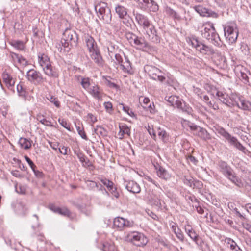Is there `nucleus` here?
Instances as JSON below:
<instances>
[{
  "instance_id": "nucleus-1",
  "label": "nucleus",
  "mask_w": 251,
  "mask_h": 251,
  "mask_svg": "<svg viewBox=\"0 0 251 251\" xmlns=\"http://www.w3.org/2000/svg\"><path fill=\"white\" fill-rule=\"evenodd\" d=\"M82 87L94 99L102 100L106 95L98 84L93 83L92 80L88 77H82L80 81Z\"/></svg>"
},
{
  "instance_id": "nucleus-2",
  "label": "nucleus",
  "mask_w": 251,
  "mask_h": 251,
  "mask_svg": "<svg viewBox=\"0 0 251 251\" xmlns=\"http://www.w3.org/2000/svg\"><path fill=\"white\" fill-rule=\"evenodd\" d=\"M124 239L137 247H143L148 242L147 237L137 231H126L124 233Z\"/></svg>"
},
{
  "instance_id": "nucleus-3",
  "label": "nucleus",
  "mask_w": 251,
  "mask_h": 251,
  "mask_svg": "<svg viewBox=\"0 0 251 251\" xmlns=\"http://www.w3.org/2000/svg\"><path fill=\"white\" fill-rule=\"evenodd\" d=\"M95 10L100 19H102L105 23H110L112 14L107 3L96 1L95 3Z\"/></svg>"
},
{
  "instance_id": "nucleus-4",
  "label": "nucleus",
  "mask_w": 251,
  "mask_h": 251,
  "mask_svg": "<svg viewBox=\"0 0 251 251\" xmlns=\"http://www.w3.org/2000/svg\"><path fill=\"white\" fill-rule=\"evenodd\" d=\"M201 32L203 37L209 40L215 46L219 45L220 37L219 34L216 33L215 29L212 24L210 23L203 24Z\"/></svg>"
},
{
  "instance_id": "nucleus-5",
  "label": "nucleus",
  "mask_w": 251,
  "mask_h": 251,
  "mask_svg": "<svg viewBox=\"0 0 251 251\" xmlns=\"http://www.w3.org/2000/svg\"><path fill=\"white\" fill-rule=\"evenodd\" d=\"M144 70L151 79L162 83L165 81L164 73L157 67L147 65L144 67Z\"/></svg>"
},
{
  "instance_id": "nucleus-6",
  "label": "nucleus",
  "mask_w": 251,
  "mask_h": 251,
  "mask_svg": "<svg viewBox=\"0 0 251 251\" xmlns=\"http://www.w3.org/2000/svg\"><path fill=\"white\" fill-rule=\"evenodd\" d=\"M77 40V37L75 32L70 29H66L63 34L61 43L65 48H69L70 46H73L76 45Z\"/></svg>"
},
{
  "instance_id": "nucleus-7",
  "label": "nucleus",
  "mask_w": 251,
  "mask_h": 251,
  "mask_svg": "<svg viewBox=\"0 0 251 251\" xmlns=\"http://www.w3.org/2000/svg\"><path fill=\"white\" fill-rule=\"evenodd\" d=\"M224 35L229 43H235L238 36V30L236 25L234 24H230L224 28Z\"/></svg>"
},
{
  "instance_id": "nucleus-8",
  "label": "nucleus",
  "mask_w": 251,
  "mask_h": 251,
  "mask_svg": "<svg viewBox=\"0 0 251 251\" xmlns=\"http://www.w3.org/2000/svg\"><path fill=\"white\" fill-rule=\"evenodd\" d=\"M221 172L233 183L238 185L239 180L232 168L224 162H221Z\"/></svg>"
},
{
  "instance_id": "nucleus-9",
  "label": "nucleus",
  "mask_w": 251,
  "mask_h": 251,
  "mask_svg": "<svg viewBox=\"0 0 251 251\" xmlns=\"http://www.w3.org/2000/svg\"><path fill=\"white\" fill-rule=\"evenodd\" d=\"M134 223L122 217H117L113 220V228L119 231H123L125 228L132 227Z\"/></svg>"
},
{
  "instance_id": "nucleus-10",
  "label": "nucleus",
  "mask_w": 251,
  "mask_h": 251,
  "mask_svg": "<svg viewBox=\"0 0 251 251\" xmlns=\"http://www.w3.org/2000/svg\"><path fill=\"white\" fill-rule=\"evenodd\" d=\"M26 78L30 83L34 85H39L44 82L42 74L33 69H30L26 73Z\"/></svg>"
},
{
  "instance_id": "nucleus-11",
  "label": "nucleus",
  "mask_w": 251,
  "mask_h": 251,
  "mask_svg": "<svg viewBox=\"0 0 251 251\" xmlns=\"http://www.w3.org/2000/svg\"><path fill=\"white\" fill-rule=\"evenodd\" d=\"M188 126L193 131L194 134L199 136L204 140L210 138V135L204 128L197 126L193 123L189 124Z\"/></svg>"
},
{
  "instance_id": "nucleus-12",
  "label": "nucleus",
  "mask_w": 251,
  "mask_h": 251,
  "mask_svg": "<svg viewBox=\"0 0 251 251\" xmlns=\"http://www.w3.org/2000/svg\"><path fill=\"white\" fill-rule=\"evenodd\" d=\"M235 72L244 84H248L251 87L249 77V75H251V74L244 67L242 66H237L235 69Z\"/></svg>"
},
{
  "instance_id": "nucleus-13",
  "label": "nucleus",
  "mask_w": 251,
  "mask_h": 251,
  "mask_svg": "<svg viewBox=\"0 0 251 251\" xmlns=\"http://www.w3.org/2000/svg\"><path fill=\"white\" fill-rule=\"evenodd\" d=\"M145 31L146 34L148 35L149 38L152 42L157 43L159 42V39L158 36L156 35V31L155 29L154 26L149 24L147 27L143 28Z\"/></svg>"
},
{
  "instance_id": "nucleus-14",
  "label": "nucleus",
  "mask_w": 251,
  "mask_h": 251,
  "mask_svg": "<svg viewBox=\"0 0 251 251\" xmlns=\"http://www.w3.org/2000/svg\"><path fill=\"white\" fill-rule=\"evenodd\" d=\"M190 42L192 47L201 53L207 54L211 51V49L209 47L199 42L196 39L193 38L191 39Z\"/></svg>"
},
{
  "instance_id": "nucleus-15",
  "label": "nucleus",
  "mask_w": 251,
  "mask_h": 251,
  "mask_svg": "<svg viewBox=\"0 0 251 251\" xmlns=\"http://www.w3.org/2000/svg\"><path fill=\"white\" fill-rule=\"evenodd\" d=\"M138 4L140 8L144 10L153 7L152 10L156 11L158 10V6L155 4L152 0H134Z\"/></svg>"
},
{
  "instance_id": "nucleus-16",
  "label": "nucleus",
  "mask_w": 251,
  "mask_h": 251,
  "mask_svg": "<svg viewBox=\"0 0 251 251\" xmlns=\"http://www.w3.org/2000/svg\"><path fill=\"white\" fill-rule=\"evenodd\" d=\"M100 181L107 187L108 190L110 192L114 197L117 199L119 197V194L117 190V188L112 181L106 178H101L100 179Z\"/></svg>"
},
{
  "instance_id": "nucleus-17",
  "label": "nucleus",
  "mask_w": 251,
  "mask_h": 251,
  "mask_svg": "<svg viewBox=\"0 0 251 251\" xmlns=\"http://www.w3.org/2000/svg\"><path fill=\"white\" fill-rule=\"evenodd\" d=\"M122 54L124 55L125 60L124 59L122 60V62H120L117 64L119 65L120 69H121L123 72L127 74H132L131 63L128 57L126 56L123 52H122Z\"/></svg>"
},
{
  "instance_id": "nucleus-18",
  "label": "nucleus",
  "mask_w": 251,
  "mask_h": 251,
  "mask_svg": "<svg viewBox=\"0 0 251 251\" xmlns=\"http://www.w3.org/2000/svg\"><path fill=\"white\" fill-rule=\"evenodd\" d=\"M134 44L138 46V48L142 49L144 51L150 52L154 50L152 47L150 46L145 40L142 37H137Z\"/></svg>"
},
{
  "instance_id": "nucleus-19",
  "label": "nucleus",
  "mask_w": 251,
  "mask_h": 251,
  "mask_svg": "<svg viewBox=\"0 0 251 251\" xmlns=\"http://www.w3.org/2000/svg\"><path fill=\"white\" fill-rule=\"evenodd\" d=\"M133 13L135 16L136 21L143 28L147 27L151 23L147 17L145 15L135 10L133 11Z\"/></svg>"
},
{
  "instance_id": "nucleus-20",
  "label": "nucleus",
  "mask_w": 251,
  "mask_h": 251,
  "mask_svg": "<svg viewBox=\"0 0 251 251\" xmlns=\"http://www.w3.org/2000/svg\"><path fill=\"white\" fill-rule=\"evenodd\" d=\"M89 52L91 59L93 60L98 66L102 67L104 64V61L100 53L99 49L93 50Z\"/></svg>"
},
{
  "instance_id": "nucleus-21",
  "label": "nucleus",
  "mask_w": 251,
  "mask_h": 251,
  "mask_svg": "<svg viewBox=\"0 0 251 251\" xmlns=\"http://www.w3.org/2000/svg\"><path fill=\"white\" fill-rule=\"evenodd\" d=\"M2 78L7 88L10 90L14 92L15 79L6 72H4L3 73Z\"/></svg>"
},
{
  "instance_id": "nucleus-22",
  "label": "nucleus",
  "mask_w": 251,
  "mask_h": 251,
  "mask_svg": "<svg viewBox=\"0 0 251 251\" xmlns=\"http://www.w3.org/2000/svg\"><path fill=\"white\" fill-rule=\"evenodd\" d=\"M43 71L46 75L50 77L57 78L59 76L57 69L55 67L52 66L51 64L44 68Z\"/></svg>"
},
{
  "instance_id": "nucleus-23",
  "label": "nucleus",
  "mask_w": 251,
  "mask_h": 251,
  "mask_svg": "<svg viewBox=\"0 0 251 251\" xmlns=\"http://www.w3.org/2000/svg\"><path fill=\"white\" fill-rule=\"evenodd\" d=\"M125 186L126 189L130 192L133 193H139L141 191L140 186L134 181L125 182Z\"/></svg>"
},
{
  "instance_id": "nucleus-24",
  "label": "nucleus",
  "mask_w": 251,
  "mask_h": 251,
  "mask_svg": "<svg viewBox=\"0 0 251 251\" xmlns=\"http://www.w3.org/2000/svg\"><path fill=\"white\" fill-rule=\"evenodd\" d=\"M38 63L42 69L51 64L48 56L44 53H39L38 55Z\"/></svg>"
},
{
  "instance_id": "nucleus-25",
  "label": "nucleus",
  "mask_w": 251,
  "mask_h": 251,
  "mask_svg": "<svg viewBox=\"0 0 251 251\" xmlns=\"http://www.w3.org/2000/svg\"><path fill=\"white\" fill-rule=\"evenodd\" d=\"M119 127L120 130L118 133V135L120 140H122L124 138L125 135H126L128 136H130V129L126 124H120Z\"/></svg>"
},
{
  "instance_id": "nucleus-26",
  "label": "nucleus",
  "mask_w": 251,
  "mask_h": 251,
  "mask_svg": "<svg viewBox=\"0 0 251 251\" xmlns=\"http://www.w3.org/2000/svg\"><path fill=\"white\" fill-rule=\"evenodd\" d=\"M107 48L108 54L111 58L112 57L113 54H115L118 52H122L121 49L119 48L118 46L111 42H108Z\"/></svg>"
},
{
  "instance_id": "nucleus-27",
  "label": "nucleus",
  "mask_w": 251,
  "mask_h": 251,
  "mask_svg": "<svg viewBox=\"0 0 251 251\" xmlns=\"http://www.w3.org/2000/svg\"><path fill=\"white\" fill-rule=\"evenodd\" d=\"M10 56L14 62L17 61L19 63L24 66H26L28 64V62L26 60V59L18 54L15 53L13 52H11Z\"/></svg>"
},
{
  "instance_id": "nucleus-28",
  "label": "nucleus",
  "mask_w": 251,
  "mask_h": 251,
  "mask_svg": "<svg viewBox=\"0 0 251 251\" xmlns=\"http://www.w3.org/2000/svg\"><path fill=\"white\" fill-rule=\"evenodd\" d=\"M85 42L89 52L98 49L97 44L91 36L87 35L85 37Z\"/></svg>"
},
{
  "instance_id": "nucleus-29",
  "label": "nucleus",
  "mask_w": 251,
  "mask_h": 251,
  "mask_svg": "<svg viewBox=\"0 0 251 251\" xmlns=\"http://www.w3.org/2000/svg\"><path fill=\"white\" fill-rule=\"evenodd\" d=\"M50 209L53 211L54 212L58 213L63 216H68L70 214V212L68 209L66 208H61L58 207H56L53 204L50 205Z\"/></svg>"
},
{
  "instance_id": "nucleus-30",
  "label": "nucleus",
  "mask_w": 251,
  "mask_h": 251,
  "mask_svg": "<svg viewBox=\"0 0 251 251\" xmlns=\"http://www.w3.org/2000/svg\"><path fill=\"white\" fill-rule=\"evenodd\" d=\"M75 154L77 156L83 166H89V160L86 158V156L81 151H75Z\"/></svg>"
},
{
  "instance_id": "nucleus-31",
  "label": "nucleus",
  "mask_w": 251,
  "mask_h": 251,
  "mask_svg": "<svg viewBox=\"0 0 251 251\" xmlns=\"http://www.w3.org/2000/svg\"><path fill=\"white\" fill-rule=\"evenodd\" d=\"M32 141L25 138H20L18 143L20 147L25 149L28 150L31 147Z\"/></svg>"
},
{
  "instance_id": "nucleus-32",
  "label": "nucleus",
  "mask_w": 251,
  "mask_h": 251,
  "mask_svg": "<svg viewBox=\"0 0 251 251\" xmlns=\"http://www.w3.org/2000/svg\"><path fill=\"white\" fill-rule=\"evenodd\" d=\"M115 11L121 19L125 18L127 15L126 8L120 5H117L115 7Z\"/></svg>"
},
{
  "instance_id": "nucleus-33",
  "label": "nucleus",
  "mask_w": 251,
  "mask_h": 251,
  "mask_svg": "<svg viewBox=\"0 0 251 251\" xmlns=\"http://www.w3.org/2000/svg\"><path fill=\"white\" fill-rule=\"evenodd\" d=\"M157 175L159 177L165 180H168L171 177L170 174L163 167H159L157 171Z\"/></svg>"
},
{
  "instance_id": "nucleus-34",
  "label": "nucleus",
  "mask_w": 251,
  "mask_h": 251,
  "mask_svg": "<svg viewBox=\"0 0 251 251\" xmlns=\"http://www.w3.org/2000/svg\"><path fill=\"white\" fill-rule=\"evenodd\" d=\"M37 120L43 125L48 126H53L51 122L47 120L45 116L41 113H38L36 116Z\"/></svg>"
},
{
  "instance_id": "nucleus-35",
  "label": "nucleus",
  "mask_w": 251,
  "mask_h": 251,
  "mask_svg": "<svg viewBox=\"0 0 251 251\" xmlns=\"http://www.w3.org/2000/svg\"><path fill=\"white\" fill-rule=\"evenodd\" d=\"M165 13L167 15L174 18V19L180 20L181 19L180 15L170 7H167L165 8Z\"/></svg>"
},
{
  "instance_id": "nucleus-36",
  "label": "nucleus",
  "mask_w": 251,
  "mask_h": 251,
  "mask_svg": "<svg viewBox=\"0 0 251 251\" xmlns=\"http://www.w3.org/2000/svg\"><path fill=\"white\" fill-rule=\"evenodd\" d=\"M221 135H222L226 140H227L229 143L230 144L234 142L235 137L232 136L227 131H226L224 128L221 127Z\"/></svg>"
},
{
  "instance_id": "nucleus-37",
  "label": "nucleus",
  "mask_w": 251,
  "mask_h": 251,
  "mask_svg": "<svg viewBox=\"0 0 251 251\" xmlns=\"http://www.w3.org/2000/svg\"><path fill=\"white\" fill-rule=\"evenodd\" d=\"M238 108L243 110L251 111V102L244 98L240 106L238 105Z\"/></svg>"
},
{
  "instance_id": "nucleus-38",
  "label": "nucleus",
  "mask_w": 251,
  "mask_h": 251,
  "mask_svg": "<svg viewBox=\"0 0 251 251\" xmlns=\"http://www.w3.org/2000/svg\"><path fill=\"white\" fill-rule=\"evenodd\" d=\"M193 8L201 16L206 17L208 13V9L201 5L195 6Z\"/></svg>"
},
{
  "instance_id": "nucleus-39",
  "label": "nucleus",
  "mask_w": 251,
  "mask_h": 251,
  "mask_svg": "<svg viewBox=\"0 0 251 251\" xmlns=\"http://www.w3.org/2000/svg\"><path fill=\"white\" fill-rule=\"evenodd\" d=\"M94 130L95 133L98 135L102 136H105L106 135V130L100 126H96Z\"/></svg>"
},
{
  "instance_id": "nucleus-40",
  "label": "nucleus",
  "mask_w": 251,
  "mask_h": 251,
  "mask_svg": "<svg viewBox=\"0 0 251 251\" xmlns=\"http://www.w3.org/2000/svg\"><path fill=\"white\" fill-rule=\"evenodd\" d=\"M230 99L233 102V105H236L238 107V105L240 106V104H241V101L244 99V98L242 96L235 95L232 96Z\"/></svg>"
},
{
  "instance_id": "nucleus-41",
  "label": "nucleus",
  "mask_w": 251,
  "mask_h": 251,
  "mask_svg": "<svg viewBox=\"0 0 251 251\" xmlns=\"http://www.w3.org/2000/svg\"><path fill=\"white\" fill-rule=\"evenodd\" d=\"M120 106L122 107V110L126 113L128 115L132 117H135V115L134 113L133 112L132 110L128 106L125 105L123 103H121L119 104Z\"/></svg>"
},
{
  "instance_id": "nucleus-42",
  "label": "nucleus",
  "mask_w": 251,
  "mask_h": 251,
  "mask_svg": "<svg viewBox=\"0 0 251 251\" xmlns=\"http://www.w3.org/2000/svg\"><path fill=\"white\" fill-rule=\"evenodd\" d=\"M225 243L228 245L231 250L233 251L234 249L237 248L238 246L235 242L230 238H226L225 241Z\"/></svg>"
},
{
  "instance_id": "nucleus-43",
  "label": "nucleus",
  "mask_w": 251,
  "mask_h": 251,
  "mask_svg": "<svg viewBox=\"0 0 251 251\" xmlns=\"http://www.w3.org/2000/svg\"><path fill=\"white\" fill-rule=\"evenodd\" d=\"M102 250L103 251H114L115 247L112 244L105 242L102 244Z\"/></svg>"
},
{
  "instance_id": "nucleus-44",
  "label": "nucleus",
  "mask_w": 251,
  "mask_h": 251,
  "mask_svg": "<svg viewBox=\"0 0 251 251\" xmlns=\"http://www.w3.org/2000/svg\"><path fill=\"white\" fill-rule=\"evenodd\" d=\"M158 135L159 138L163 141H166L168 140V134L164 130H161L160 128L158 129Z\"/></svg>"
},
{
  "instance_id": "nucleus-45",
  "label": "nucleus",
  "mask_w": 251,
  "mask_h": 251,
  "mask_svg": "<svg viewBox=\"0 0 251 251\" xmlns=\"http://www.w3.org/2000/svg\"><path fill=\"white\" fill-rule=\"evenodd\" d=\"M182 107H179V109L182 110L183 112L187 113L188 114H192L193 110L192 108L188 105L186 104L184 102L182 103Z\"/></svg>"
},
{
  "instance_id": "nucleus-46",
  "label": "nucleus",
  "mask_w": 251,
  "mask_h": 251,
  "mask_svg": "<svg viewBox=\"0 0 251 251\" xmlns=\"http://www.w3.org/2000/svg\"><path fill=\"white\" fill-rule=\"evenodd\" d=\"M17 90L19 96L25 97L26 95L25 89L23 87L21 84H19L17 86Z\"/></svg>"
},
{
  "instance_id": "nucleus-47",
  "label": "nucleus",
  "mask_w": 251,
  "mask_h": 251,
  "mask_svg": "<svg viewBox=\"0 0 251 251\" xmlns=\"http://www.w3.org/2000/svg\"><path fill=\"white\" fill-rule=\"evenodd\" d=\"M150 202L151 204L155 205L158 207L161 206V201L158 198L154 196H151L150 199Z\"/></svg>"
},
{
  "instance_id": "nucleus-48",
  "label": "nucleus",
  "mask_w": 251,
  "mask_h": 251,
  "mask_svg": "<svg viewBox=\"0 0 251 251\" xmlns=\"http://www.w3.org/2000/svg\"><path fill=\"white\" fill-rule=\"evenodd\" d=\"M12 45L20 50H22L24 49L23 43L20 41H14L12 43Z\"/></svg>"
},
{
  "instance_id": "nucleus-49",
  "label": "nucleus",
  "mask_w": 251,
  "mask_h": 251,
  "mask_svg": "<svg viewBox=\"0 0 251 251\" xmlns=\"http://www.w3.org/2000/svg\"><path fill=\"white\" fill-rule=\"evenodd\" d=\"M234 142H232L231 145H234L239 150L245 152L246 148L240 142H239L236 138H235Z\"/></svg>"
},
{
  "instance_id": "nucleus-50",
  "label": "nucleus",
  "mask_w": 251,
  "mask_h": 251,
  "mask_svg": "<svg viewBox=\"0 0 251 251\" xmlns=\"http://www.w3.org/2000/svg\"><path fill=\"white\" fill-rule=\"evenodd\" d=\"M87 120L88 122L92 126L97 122V118L92 113H88L87 115Z\"/></svg>"
},
{
  "instance_id": "nucleus-51",
  "label": "nucleus",
  "mask_w": 251,
  "mask_h": 251,
  "mask_svg": "<svg viewBox=\"0 0 251 251\" xmlns=\"http://www.w3.org/2000/svg\"><path fill=\"white\" fill-rule=\"evenodd\" d=\"M58 122L59 124L64 128L67 129L69 131H71V125L64 119H59Z\"/></svg>"
},
{
  "instance_id": "nucleus-52",
  "label": "nucleus",
  "mask_w": 251,
  "mask_h": 251,
  "mask_svg": "<svg viewBox=\"0 0 251 251\" xmlns=\"http://www.w3.org/2000/svg\"><path fill=\"white\" fill-rule=\"evenodd\" d=\"M16 191L21 194H25L26 192V188L24 186L21 184H16L15 185Z\"/></svg>"
},
{
  "instance_id": "nucleus-53",
  "label": "nucleus",
  "mask_w": 251,
  "mask_h": 251,
  "mask_svg": "<svg viewBox=\"0 0 251 251\" xmlns=\"http://www.w3.org/2000/svg\"><path fill=\"white\" fill-rule=\"evenodd\" d=\"M190 238L193 240L197 244H199V241L200 239V237L198 235V234L195 231H193L191 233L188 235Z\"/></svg>"
},
{
  "instance_id": "nucleus-54",
  "label": "nucleus",
  "mask_w": 251,
  "mask_h": 251,
  "mask_svg": "<svg viewBox=\"0 0 251 251\" xmlns=\"http://www.w3.org/2000/svg\"><path fill=\"white\" fill-rule=\"evenodd\" d=\"M174 233L176 235V237L181 242H183L184 240V236L183 232L181 229L178 228H177L176 230L175 231Z\"/></svg>"
},
{
  "instance_id": "nucleus-55",
  "label": "nucleus",
  "mask_w": 251,
  "mask_h": 251,
  "mask_svg": "<svg viewBox=\"0 0 251 251\" xmlns=\"http://www.w3.org/2000/svg\"><path fill=\"white\" fill-rule=\"evenodd\" d=\"M194 180V179L191 176H185L183 179V182L184 184L191 187L193 186Z\"/></svg>"
},
{
  "instance_id": "nucleus-56",
  "label": "nucleus",
  "mask_w": 251,
  "mask_h": 251,
  "mask_svg": "<svg viewBox=\"0 0 251 251\" xmlns=\"http://www.w3.org/2000/svg\"><path fill=\"white\" fill-rule=\"evenodd\" d=\"M48 99L50 102L53 103L56 107H60V102L58 101L57 98L54 97L53 96L50 95L48 98Z\"/></svg>"
},
{
  "instance_id": "nucleus-57",
  "label": "nucleus",
  "mask_w": 251,
  "mask_h": 251,
  "mask_svg": "<svg viewBox=\"0 0 251 251\" xmlns=\"http://www.w3.org/2000/svg\"><path fill=\"white\" fill-rule=\"evenodd\" d=\"M76 129L79 135L81 136L82 138L85 139V140H88V138L83 128H81L80 126H76Z\"/></svg>"
},
{
  "instance_id": "nucleus-58",
  "label": "nucleus",
  "mask_w": 251,
  "mask_h": 251,
  "mask_svg": "<svg viewBox=\"0 0 251 251\" xmlns=\"http://www.w3.org/2000/svg\"><path fill=\"white\" fill-rule=\"evenodd\" d=\"M240 50L242 53L244 55L247 54L249 52V48L247 45L244 43H242L240 44Z\"/></svg>"
},
{
  "instance_id": "nucleus-59",
  "label": "nucleus",
  "mask_w": 251,
  "mask_h": 251,
  "mask_svg": "<svg viewBox=\"0 0 251 251\" xmlns=\"http://www.w3.org/2000/svg\"><path fill=\"white\" fill-rule=\"evenodd\" d=\"M182 102V100L178 97L176 96V100H174V102L172 105L174 107H176L177 108H179V107H182L181 106Z\"/></svg>"
},
{
  "instance_id": "nucleus-60",
  "label": "nucleus",
  "mask_w": 251,
  "mask_h": 251,
  "mask_svg": "<svg viewBox=\"0 0 251 251\" xmlns=\"http://www.w3.org/2000/svg\"><path fill=\"white\" fill-rule=\"evenodd\" d=\"M137 36L132 33H128L126 34V38L131 44H134Z\"/></svg>"
},
{
  "instance_id": "nucleus-61",
  "label": "nucleus",
  "mask_w": 251,
  "mask_h": 251,
  "mask_svg": "<svg viewBox=\"0 0 251 251\" xmlns=\"http://www.w3.org/2000/svg\"><path fill=\"white\" fill-rule=\"evenodd\" d=\"M143 108L150 111L151 113H154V105L153 103H150L148 105H143Z\"/></svg>"
},
{
  "instance_id": "nucleus-62",
  "label": "nucleus",
  "mask_w": 251,
  "mask_h": 251,
  "mask_svg": "<svg viewBox=\"0 0 251 251\" xmlns=\"http://www.w3.org/2000/svg\"><path fill=\"white\" fill-rule=\"evenodd\" d=\"M105 109L108 113H111L113 110L112 104L110 102H105L103 104Z\"/></svg>"
},
{
  "instance_id": "nucleus-63",
  "label": "nucleus",
  "mask_w": 251,
  "mask_h": 251,
  "mask_svg": "<svg viewBox=\"0 0 251 251\" xmlns=\"http://www.w3.org/2000/svg\"><path fill=\"white\" fill-rule=\"evenodd\" d=\"M25 159L26 160L29 165L30 166V168L32 170H33L34 168H36V166L34 164L33 161L26 155H25L24 156Z\"/></svg>"
},
{
  "instance_id": "nucleus-64",
  "label": "nucleus",
  "mask_w": 251,
  "mask_h": 251,
  "mask_svg": "<svg viewBox=\"0 0 251 251\" xmlns=\"http://www.w3.org/2000/svg\"><path fill=\"white\" fill-rule=\"evenodd\" d=\"M184 230L187 235L194 231L192 227L189 224L185 225Z\"/></svg>"
}]
</instances>
